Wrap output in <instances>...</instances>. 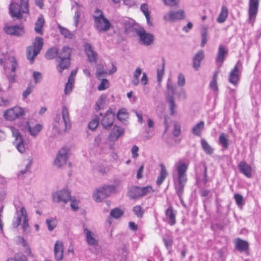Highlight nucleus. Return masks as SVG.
Here are the masks:
<instances>
[{
	"instance_id": "f257e3e1",
	"label": "nucleus",
	"mask_w": 261,
	"mask_h": 261,
	"mask_svg": "<svg viewBox=\"0 0 261 261\" xmlns=\"http://www.w3.org/2000/svg\"><path fill=\"white\" fill-rule=\"evenodd\" d=\"M177 174L173 175V181L176 194L181 201L184 189L187 181V171L188 165L182 161H179L176 164Z\"/></svg>"
},
{
	"instance_id": "f03ea898",
	"label": "nucleus",
	"mask_w": 261,
	"mask_h": 261,
	"mask_svg": "<svg viewBox=\"0 0 261 261\" xmlns=\"http://www.w3.org/2000/svg\"><path fill=\"white\" fill-rule=\"evenodd\" d=\"M61 116L57 114L54 118L53 127L58 130L69 129L71 128V121L69 115V110L66 106H63Z\"/></svg>"
},
{
	"instance_id": "7ed1b4c3",
	"label": "nucleus",
	"mask_w": 261,
	"mask_h": 261,
	"mask_svg": "<svg viewBox=\"0 0 261 261\" xmlns=\"http://www.w3.org/2000/svg\"><path fill=\"white\" fill-rule=\"evenodd\" d=\"M71 54V49L68 46H63L61 49L58 50L56 58L58 63L57 69L60 73L69 67Z\"/></svg>"
},
{
	"instance_id": "20e7f679",
	"label": "nucleus",
	"mask_w": 261,
	"mask_h": 261,
	"mask_svg": "<svg viewBox=\"0 0 261 261\" xmlns=\"http://www.w3.org/2000/svg\"><path fill=\"white\" fill-rule=\"evenodd\" d=\"M9 14L13 18L21 19L23 14L29 12L28 0H20V4L12 2L9 5Z\"/></svg>"
},
{
	"instance_id": "39448f33",
	"label": "nucleus",
	"mask_w": 261,
	"mask_h": 261,
	"mask_svg": "<svg viewBox=\"0 0 261 261\" xmlns=\"http://www.w3.org/2000/svg\"><path fill=\"white\" fill-rule=\"evenodd\" d=\"M0 64L4 66L5 73L8 75V80L11 83H14L15 80V70L17 66L16 60L14 57H9L5 61L0 60Z\"/></svg>"
},
{
	"instance_id": "423d86ee",
	"label": "nucleus",
	"mask_w": 261,
	"mask_h": 261,
	"mask_svg": "<svg viewBox=\"0 0 261 261\" xmlns=\"http://www.w3.org/2000/svg\"><path fill=\"white\" fill-rule=\"evenodd\" d=\"M176 89V86L172 85L171 81L168 79L167 83L166 100L168 103L169 110L171 115H173L175 114L177 108L174 97Z\"/></svg>"
},
{
	"instance_id": "0eeeda50",
	"label": "nucleus",
	"mask_w": 261,
	"mask_h": 261,
	"mask_svg": "<svg viewBox=\"0 0 261 261\" xmlns=\"http://www.w3.org/2000/svg\"><path fill=\"white\" fill-rule=\"evenodd\" d=\"M94 13L95 14L93 16V18L96 29L100 32H105L109 30L111 23L104 16L102 12L100 10L96 9Z\"/></svg>"
},
{
	"instance_id": "6e6552de",
	"label": "nucleus",
	"mask_w": 261,
	"mask_h": 261,
	"mask_svg": "<svg viewBox=\"0 0 261 261\" xmlns=\"http://www.w3.org/2000/svg\"><path fill=\"white\" fill-rule=\"evenodd\" d=\"M115 190V186L114 185H105L94 191L93 199L96 202H100L114 192Z\"/></svg>"
},
{
	"instance_id": "1a4fd4ad",
	"label": "nucleus",
	"mask_w": 261,
	"mask_h": 261,
	"mask_svg": "<svg viewBox=\"0 0 261 261\" xmlns=\"http://www.w3.org/2000/svg\"><path fill=\"white\" fill-rule=\"evenodd\" d=\"M43 41L42 38L36 37L32 46H30L27 49V59L32 63L34 58L39 54L42 48Z\"/></svg>"
},
{
	"instance_id": "9d476101",
	"label": "nucleus",
	"mask_w": 261,
	"mask_h": 261,
	"mask_svg": "<svg viewBox=\"0 0 261 261\" xmlns=\"http://www.w3.org/2000/svg\"><path fill=\"white\" fill-rule=\"evenodd\" d=\"M25 115V111L20 107H14L4 112V117L8 120L13 121Z\"/></svg>"
},
{
	"instance_id": "9b49d317",
	"label": "nucleus",
	"mask_w": 261,
	"mask_h": 261,
	"mask_svg": "<svg viewBox=\"0 0 261 261\" xmlns=\"http://www.w3.org/2000/svg\"><path fill=\"white\" fill-rule=\"evenodd\" d=\"M53 200L56 202L66 203L71 200L70 193L68 190H61L52 194Z\"/></svg>"
},
{
	"instance_id": "f8f14e48",
	"label": "nucleus",
	"mask_w": 261,
	"mask_h": 261,
	"mask_svg": "<svg viewBox=\"0 0 261 261\" xmlns=\"http://www.w3.org/2000/svg\"><path fill=\"white\" fill-rule=\"evenodd\" d=\"M9 128L11 130L12 136L15 138V142L17 150L21 153H23L25 150V146L23 141L18 130L13 126H9Z\"/></svg>"
},
{
	"instance_id": "ddd939ff",
	"label": "nucleus",
	"mask_w": 261,
	"mask_h": 261,
	"mask_svg": "<svg viewBox=\"0 0 261 261\" xmlns=\"http://www.w3.org/2000/svg\"><path fill=\"white\" fill-rule=\"evenodd\" d=\"M136 32L142 44L149 46L153 43L154 37L152 34L147 33L143 28L136 30Z\"/></svg>"
},
{
	"instance_id": "4468645a",
	"label": "nucleus",
	"mask_w": 261,
	"mask_h": 261,
	"mask_svg": "<svg viewBox=\"0 0 261 261\" xmlns=\"http://www.w3.org/2000/svg\"><path fill=\"white\" fill-rule=\"evenodd\" d=\"M259 7V0H249L248 21L253 24L257 15Z\"/></svg>"
},
{
	"instance_id": "2eb2a0df",
	"label": "nucleus",
	"mask_w": 261,
	"mask_h": 261,
	"mask_svg": "<svg viewBox=\"0 0 261 261\" xmlns=\"http://www.w3.org/2000/svg\"><path fill=\"white\" fill-rule=\"evenodd\" d=\"M114 120L115 114L110 109L105 113L101 120L100 123L105 129H110L113 125Z\"/></svg>"
},
{
	"instance_id": "dca6fc26",
	"label": "nucleus",
	"mask_w": 261,
	"mask_h": 261,
	"mask_svg": "<svg viewBox=\"0 0 261 261\" xmlns=\"http://www.w3.org/2000/svg\"><path fill=\"white\" fill-rule=\"evenodd\" d=\"M68 155V150L63 148L60 150L54 161V164L58 168L64 166L67 162Z\"/></svg>"
},
{
	"instance_id": "f3484780",
	"label": "nucleus",
	"mask_w": 261,
	"mask_h": 261,
	"mask_svg": "<svg viewBox=\"0 0 261 261\" xmlns=\"http://www.w3.org/2000/svg\"><path fill=\"white\" fill-rule=\"evenodd\" d=\"M242 67V63L238 61L233 69L230 72L228 81L234 85H236L239 80L241 72L239 69L241 68Z\"/></svg>"
},
{
	"instance_id": "a211bd4d",
	"label": "nucleus",
	"mask_w": 261,
	"mask_h": 261,
	"mask_svg": "<svg viewBox=\"0 0 261 261\" xmlns=\"http://www.w3.org/2000/svg\"><path fill=\"white\" fill-rule=\"evenodd\" d=\"M16 214L17 216L16 220L13 221L12 223L13 227L14 228H16L19 226L22 218L23 220L28 217L27 211L24 206H21L19 210L18 207H16Z\"/></svg>"
},
{
	"instance_id": "6ab92c4d",
	"label": "nucleus",
	"mask_w": 261,
	"mask_h": 261,
	"mask_svg": "<svg viewBox=\"0 0 261 261\" xmlns=\"http://www.w3.org/2000/svg\"><path fill=\"white\" fill-rule=\"evenodd\" d=\"M184 17L185 12L184 10H180L178 11H170L164 15V19L166 21L172 22L183 19Z\"/></svg>"
},
{
	"instance_id": "aec40b11",
	"label": "nucleus",
	"mask_w": 261,
	"mask_h": 261,
	"mask_svg": "<svg viewBox=\"0 0 261 261\" xmlns=\"http://www.w3.org/2000/svg\"><path fill=\"white\" fill-rule=\"evenodd\" d=\"M5 32L10 35L22 36L24 32L22 27L19 25H10L5 28Z\"/></svg>"
},
{
	"instance_id": "412c9836",
	"label": "nucleus",
	"mask_w": 261,
	"mask_h": 261,
	"mask_svg": "<svg viewBox=\"0 0 261 261\" xmlns=\"http://www.w3.org/2000/svg\"><path fill=\"white\" fill-rule=\"evenodd\" d=\"M84 232L86 236L87 243L89 245L94 246L98 245V241L95 233L86 228L84 229Z\"/></svg>"
},
{
	"instance_id": "4be33fe9",
	"label": "nucleus",
	"mask_w": 261,
	"mask_h": 261,
	"mask_svg": "<svg viewBox=\"0 0 261 261\" xmlns=\"http://www.w3.org/2000/svg\"><path fill=\"white\" fill-rule=\"evenodd\" d=\"M55 259L57 261L62 260L63 258L64 247L63 243L60 241H56L54 249Z\"/></svg>"
},
{
	"instance_id": "5701e85b",
	"label": "nucleus",
	"mask_w": 261,
	"mask_h": 261,
	"mask_svg": "<svg viewBox=\"0 0 261 261\" xmlns=\"http://www.w3.org/2000/svg\"><path fill=\"white\" fill-rule=\"evenodd\" d=\"M84 49L88 61L90 62L95 63L96 62L97 54L94 51L91 44L88 43H86L84 44Z\"/></svg>"
},
{
	"instance_id": "b1692460",
	"label": "nucleus",
	"mask_w": 261,
	"mask_h": 261,
	"mask_svg": "<svg viewBox=\"0 0 261 261\" xmlns=\"http://www.w3.org/2000/svg\"><path fill=\"white\" fill-rule=\"evenodd\" d=\"M238 167L240 172L246 177H251L252 168L250 165L247 164L245 161H241L239 163Z\"/></svg>"
},
{
	"instance_id": "393cba45",
	"label": "nucleus",
	"mask_w": 261,
	"mask_h": 261,
	"mask_svg": "<svg viewBox=\"0 0 261 261\" xmlns=\"http://www.w3.org/2000/svg\"><path fill=\"white\" fill-rule=\"evenodd\" d=\"M176 212L174 210L172 206H170L165 211V216L167 222L170 225H174L176 223Z\"/></svg>"
},
{
	"instance_id": "a878e982",
	"label": "nucleus",
	"mask_w": 261,
	"mask_h": 261,
	"mask_svg": "<svg viewBox=\"0 0 261 261\" xmlns=\"http://www.w3.org/2000/svg\"><path fill=\"white\" fill-rule=\"evenodd\" d=\"M204 55L203 51L200 50L198 51L193 59V67L195 70H198L200 67L201 62L204 59Z\"/></svg>"
},
{
	"instance_id": "bb28decb",
	"label": "nucleus",
	"mask_w": 261,
	"mask_h": 261,
	"mask_svg": "<svg viewBox=\"0 0 261 261\" xmlns=\"http://www.w3.org/2000/svg\"><path fill=\"white\" fill-rule=\"evenodd\" d=\"M235 248L240 252H246L248 250L249 245L247 241L238 238L234 241Z\"/></svg>"
},
{
	"instance_id": "cd10ccee",
	"label": "nucleus",
	"mask_w": 261,
	"mask_h": 261,
	"mask_svg": "<svg viewBox=\"0 0 261 261\" xmlns=\"http://www.w3.org/2000/svg\"><path fill=\"white\" fill-rule=\"evenodd\" d=\"M124 132V130L122 127L115 126L112 130L110 138L113 141L117 140L119 137L123 135Z\"/></svg>"
},
{
	"instance_id": "c85d7f7f",
	"label": "nucleus",
	"mask_w": 261,
	"mask_h": 261,
	"mask_svg": "<svg viewBox=\"0 0 261 261\" xmlns=\"http://www.w3.org/2000/svg\"><path fill=\"white\" fill-rule=\"evenodd\" d=\"M160 167L161 171L156 181V185L159 186H160L163 182L165 179L167 177V176L168 175V173L164 164H161L160 165Z\"/></svg>"
},
{
	"instance_id": "c756f323",
	"label": "nucleus",
	"mask_w": 261,
	"mask_h": 261,
	"mask_svg": "<svg viewBox=\"0 0 261 261\" xmlns=\"http://www.w3.org/2000/svg\"><path fill=\"white\" fill-rule=\"evenodd\" d=\"M226 54L227 51L224 46L222 45H219L217 55L216 62L222 64L225 60V56Z\"/></svg>"
},
{
	"instance_id": "7c9ffc66",
	"label": "nucleus",
	"mask_w": 261,
	"mask_h": 261,
	"mask_svg": "<svg viewBox=\"0 0 261 261\" xmlns=\"http://www.w3.org/2000/svg\"><path fill=\"white\" fill-rule=\"evenodd\" d=\"M204 128V122L201 121L194 125L192 130V133L195 136L200 137L201 135L202 131Z\"/></svg>"
},
{
	"instance_id": "2f4dec72",
	"label": "nucleus",
	"mask_w": 261,
	"mask_h": 261,
	"mask_svg": "<svg viewBox=\"0 0 261 261\" xmlns=\"http://www.w3.org/2000/svg\"><path fill=\"white\" fill-rule=\"evenodd\" d=\"M128 194L129 197L132 199L141 197L140 187L137 186L132 187L130 189Z\"/></svg>"
},
{
	"instance_id": "473e14b6",
	"label": "nucleus",
	"mask_w": 261,
	"mask_h": 261,
	"mask_svg": "<svg viewBox=\"0 0 261 261\" xmlns=\"http://www.w3.org/2000/svg\"><path fill=\"white\" fill-rule=\"evenodd\" d=\"M44 19L42 15L40 16L36 23H35V32L40 35H42L43 34V27L44 23Z\"/></svg>"
},
{
	"instance_id": "72a5a7b5",
	"label": "nucleus",
	"mask_w": 261,
	"mask_h": 261,
	"mask_svg": "<svg viewBox=\"0 0 261 261\" xmlns=\"http://www.w3.org/2000/svg\"><path fill=\"white\" fill-rule=\"evenodd\" d=\"M201 145L203 151L208 155L212 154L214 152V149L203 138L201 139Z\"/></svg>"
},
{
	"instance_id": "f704fd0d",
	"label": "nucleus",
	"mask_w": 261,
	"mask_h": 261,
	"mask_svg": "<svg viewBox=\"0 0 261 261\" xmlns=\"http://www.w3.org/2000/svg\"><path fill=\"white\" fill-rule=\"evenodd\" d=\"M124 29L126 33H130L133 31L134 29V22L132 20H124L123 21ZM136 29H135L136 30Z\"/></svg>"
},
{
	"instance_id": "c9c22d12",
	"label": "nucleus",
	"mask_w": 261,
	"mask_h": 261,
	"mask_svg": "<svg viewBox=\"0 0 261 261\" xmlns=\"http://www.w3.org/2000/svg\"><path fill=\"white\" fill-rule=\"evenodd\" d=\"M42 128L43 126L40 124H37L33 127L28 125V130L31 135L34 137L36 136Z\"/></svg>"
},
{
	"instance_id": "e433bc0d",
	"label": "nucleus",
	"mask_w": 261,
	"mask_h": 261,
	"mask_svg": "<svg viewBox=\"0 0 261 261\" xmlns=\"http://www.w3.org/2000/svg\"><path fill=\"white\" fill-rule=\"evenodd\" d=\"M228 16V9L226 7L222 6L220 14L217 18V21L219 23L224 22Z\"/></svg>"
},
{
	"instance_id": "4c0bfd02",
	"label": "nucleus",
	"mask_w": 261,
	"mask_h": 261,
	"mask_svg": "<svg viewBox=\"0 0 261 261\" xmlns=\"http://www.w3.org/2000/svg\"><path fill=\"white\" fill-rule=\"evenodd\" d=\"M219 144L225 149H227L229 146V140L227 136L225 133H221L219 137Z\"/></svg>"
},
{
	"instance_id": "58836bf2",
	"label": "nucleus",
	"mask_w": 261,
	"mask_h": 261,
	"mask_svg": "<svg viewBox=\"0 0 261 261\" xmlns=\"http://www.w3.org/2000/svg\"><path fill=\"white\" fill-rule=\"evenodd\" d=\"M140 9L146 17L148 25L150 26L152 25V23L150 20V15L147 5L146 4H142Z\"/></svg>"
},
{
	"instance_id": "ea45409f",
	"label": "nucleus",
	"mask_w": 261,
	"mask_h": 261,
	"mask_svg": "<svg viewBox=\"0 0 261 261\" xmlns=\"http://www.w3.org/2000/svg\"><path fill=\"white\" fill-rule=\"evenodd\" d=\"M58 51L56 47L48 49L45 54V58L48 60H52L56 57L57 58Z\"/></svg>"
},
{
	"instance_id": "a19ab883",
	"label": "nucleus",
	"mask_w": 261,
	"mask_h": 261,
	"mask_svg": "<svg viewBox=\"0 0 261 261\" xmlns=\"http://www.w3.org/2000/svg\"><path fill=\"white\" fill-rule=\"evenodd\" d=\"M32 165V161L29 160L26 164H24L25 168L20 171L18 174L19 178H22L23 175L25 174L30 173V169Z\"/></svg>"
},
{
	"instance_id": "79ce46f5",
	"label": "nucleus",
	"mask_w": 261,
	"mask_h": 261,
	"mask_svg": "<svg viewBox=\"0 0 261 261\" xmlns=\"http://www.w3.org/2000/svg\"><path fill=\"white\" fill-rule=\"evenodd\" d=\"M165 66V60L163 59L162 66L159 67L157 69V81L159 83H161L162 81V78L164 75Z\"/></svg>"
},
{
	"instance_id": "37998d69",
	"label": "nucleus",
	"mask_w": 261,
	"mask_h": 261,
	"mask_svg": "<svg viewBox=\"0 0 261 261\" xmlns=\"http://www.w3.org/2000/svg\"><path fill=\"white\" fill-rule=\"evenodd\" d=\"M117 117L118 120L123 122L128 118V114L125 109H121L117 112Z\"/></svg>"
},
{
	"instance_id": "c03bdc74",
	"label": "nucleus",
	"mask_w": 261,
	"mask_h": 261,
	"mask_svg": "<svg viewBox=\"0 0 261 261\" xmlns=\"http://www.w3.org/2000/svg\"><path fill=\"white\" fill-rule=\"evenodd\" d=\"M133 211L134 214L139 218H141L144 213V210L143 209L142 206L139 205L134 206Z\"/></svg>"
},
{
	"instance_id": "a18cd8bd",
	"label": "nucleus",
	"mask_w": 261,
	"mask_h": 261,
	"mask_svg": "<svg viewBox=\"0 0 261 261\" xmlns=\"http://www.w3.org/2000/svg\"><path fill=\"white\" fill-rule=\"evenodd\" d=\"M124 214V212L119 208H115L111 210L110 212V217L115 219H118L121 217Z\"/></svg>"
},
{
	"instance_id": "49530a36",
	"label": "nucleus",
	"mask_w": 261,
	"mask_h": 261,
	"mask_svg": "<svg viewBox=\"0 0 261 261\" xmlns=\"http://www.w3.org/2000/svg\"><path fill=\"white\" fill-rule=\"evenodd\" d=\"M141 197L152 194L153 190L151 186L140 187Z\"/></svg>"
},
{
	"instance_id": "de8ad7c7",
	"label": "nucleus",
	"mask_w": 261,
	"mask_h": 261,
	"mask_svg": "<svg viewBox=\"0 0 261 261\" xmlns=\"http://www.w3.org/2000/svg\"><path fill=\"white\" fill-rule=\"evenodd\" d=\"M60 33L65 38H72L73 35L67 29L62 27L60 24H58V27Z\"/></svg>"
},
{
	"instance_id": "09e8293b",
	"label": "nucleus",
	"mask_w": 261,
	"mask_h": 261,
	"mask_svg": "<svg viewBox=\"0 0 261 261\" xmlns=\"http://www.w3.org/2000/svg\"><path fill=\"white\" fill-rule=\"evenodd\" d=\"M106 74H107V72L103 70V66L101 65H98L97 66V71L95 74L96 77L100 80L101 77L106 75Z\"/></svg>"
},
{
	"instance_id": "8fccbe9b",
	"label": "nucleus",
	"mask_w": 261,
	"mask_h": 261,
	"mask_svg": "<svg viewBox=\"0 0 261 261\" xmlns=\"http://www.w3.org/2000/svg\"><path fill=\"white\" fill-rule=\"evenodd\" d=\"M101 80V83L97 87L98 90L99 91H102L107 89L109 86V82L108 80L106 79H102Z\"/></svg>"
},
{
	"instance_id": "3c124183",
	"label": "nucleus",
	"mask_w": 261,
	"mask_h": 261,
	"mask_svg": "<svg viewBox=\"0 0 261 261\" xmlns=\"http://www.w3.org/2000/svg\"><path fill=\"white\" fill-rule=\"evenodd\" d=\"M17 241L19 243L21 244L23 247H26L27 249V250L26 251V253L31 254V249L29 247L28 244L26 242V241L24 240V239L22 237H17Z\"/></svg>"
},
{
	"instance_id": "603ef678",
	"label": "nucleus",
	"mask_w": 261,
	"mask_h": 261,
	"mask_svg": "<svg viewBox=\"0 0 261 261\" xmlns=\"http://www.w3.org/2000/svg\"><path fill=\"white\" fill-rule=\"evenodd\" d=\"M99 123V118L98 117L94 118L88 124L89 128L92 130L95 129Z\"/></svg>"
},
{
	"instance_id": "864d4df0",
	"label": "nucleus",
	"mask_w": 261,
	"mask_h": 261,
	"mask_svg": "<svg viewBox=\"0 0 261 261\" xmlns=\"http://www.w3.org/2000/svg\"><path fill=\"white\" fill-rule=\"evenodd\" d=\"M163 241L166 247L169 250L170 249L173 242L172 238L171 237H164Z\"/></svg>"
},
{
	"instance_id": "5fc2aeb1",
	"label": "nucleus",
	"mask_w": 261,
	"mask_h": 261,
	"mask_svg": "<svg viewBox=\"0 0 261 261\" xmlns=\"http://www.w3.org/2000/svg\"><path fill=\"white\" fill-rule=\"evenodd\" d=\"M46 223L48 229L49 231H52L56 226V221L54 219H46Z\"/></svg>"
},
{
	"instance_id": "6e6d98bb",
	"label": "nucleus",
	"mask_w": 261,
	"mask_h": 261,
	"mask_svg": "<svg viewBox=\"0 0 261 261\" xmlns=\"http://www.w3.org/2000/svg\"><path fill=\"white\" fill-rule=\"evenodd\" d=\"M207 29L203 28L201 31L202 42L201 46H204L207 41Z\"/></svg>"
},
{
	"instance_id": "4d7b16f0",
	"label": "nucleus",
	"mask_w": 261,
	"mask_h": 261,
	"mask_svg": "<svg viewBox=\"0 0 261 261\" xmlns=\"http://www.w3.org/2000/svg\"><path fill=\"white\" fill-rule=\"evenodd\" d=\"M33 77L34 80L35 84H37L41 81L42 79V74L40 72L38 71H34L33 73Z\"/></svg>"
},
{
	"instance_id": "13d9d810",
	"label": "nucleus",
	"mask_w": 261,
	"mask_h": 261,
	"mask_svg": "<svg viewBox=\"0 0 261 261\" xmlns=\"http://www.w3.org/2000/svg\"><path fill=\"white\" fill-rule=\"evenodd\" d=\"M234 198L239 206H242L243 204V197L241 195L236 194L234 195Z\"/></svg>"
},
{
	"instance_id": "bf43d9fd",
	"label": "nucleus",
	"mask_w": 261,
	"mask_h": 261,
	"mask_svg": "<svg viewBox=\"0 0 261 261\" xmlns=\"http://www.w3.org/2000/svg\"><path fill=\"white\" fill-rule=\"evenodd\" d=\"M22 228L23 231L27 233L30 232L29 230V219L27 217L23 220Z\"/></svg>"
},
{
	"instance_id": "052dcab7",
	"label": "nucleus",
	"mask_w": 261,
	"mask_h": 261,
	"mask_svg": "<svg viewBox=\"0 0 261 261\" xmlns=\"http://www.w3.org/2000/svg\"><path fill=\"white\" fill-rule=\"evenodd\" d=\"M105 101H106V96H104L103 95L101 96L96 103V105L97 107V110L100 109L101 107L105 103Z\"/></svg>"
},
{
	"instance_id": "680f3d73",
	"label": "nucleus",
	"mask_w": 261,
	"mask_h": 261,
	"mask_svg": "<svg viewBox=\"0 0 261 261\" xmlns=\"http://www.w3.org/2000/svg\"><path fill=\"white\" fill-rule=\"evenodd\" d=\"M34 88V86L33 85H29L27 87V89L23 92L22 96L24 99L26 98L32 92L33 89Z\"/></svg>"
},
{
	"instance_id": "e2e57ef3",
	"label": "nucleus",
	"mask_w": 261,
	"mask_h": 261,
	"mask_svg": "<svg viewBox=\"0 0 261 261\" xmlns=\"http://www.w3.org/2000/svg\"><path fill=\"white\" fill-rule=\"evenodd\" d=\"M186 80L184 75L180 73L178 76L177 84L179 86H183L185 85Z\"/></svg>"
},
{
	"instance_id": "0e129e2a",
	"label": "nucleus",
	"mask_w": 261,
	"mask_h": 261,
	"mask_svg": "<svg viewBox=\"0 0 261 261\" xmlns=\"http://www.w3.org/2000/svg\"><path fill=\"white\" fill-rule=\"evenodd\" d=\"M180 134V126L178 123H175L174 125V130L173 135L175 137H178Z\"/></svg>"
},
{
	"instance_id": "69168bd1",
	"label": "nucleus",
	"mask_w": 261,
	"mask_h": 261,
	"mask_svg": "<svg viewBox=\"0 0 261 261\" xmlns=\"http://www.w3.org/2000/svg\"><path fill=\"white\" fill-rule=\"evenodd\" d=\"M14 261H27V258L25 255L22 254H16L14 258H13Z\"/></svg>"
},
{
	"instance_id": "338daca9",
	"label": "nucleus",
	"mask_w": 261,
	"mask_h": 261,
	"mask_svg": "<svg viewBox=\"0 0 261 261\" xmlns=\"http://www.w3.org/2000/svg\"><path fill=\"white\" fill-rule=\"evenodd\" d=\"M178 1L179 0H164V4L170 7L175 6L178 4Z\"/></svg>"
},
{
	"instance_id": "774afa93",
	"label": "nucleus",
	"mask_w": 261,
	"mask_h": 261,
	"mask_svg": "<svg viewBox=\"0 0 261 261\" xmlns=\"http://www.w3.org/2000/svg\"><path fill=\"white\" fill-rule=\"evenodd\" d=\"M139 151V147L136 146L134 145L133 146L132 148V157L133 158H136L138 156V152Z\"/></svg>"
}]
</instances>
